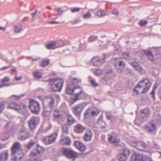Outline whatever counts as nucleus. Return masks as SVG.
<instances>
[{
    "label": "nucleus",
    "instance_id": "nucleus-42",
    "mask_svg": "<svg viewBox=\"0 0 161 161\" xmlns=\"http://www.w3.org/2000/svg\"><path fill=\"white\" fill-rule=\"evenodd\" d=\"M81 81V80L80 79H77L76 78H74L73 79L71 82L72 84L73 85L78 84L79 83H80Z\"/></svg>",
    "mask_w": 161,
    "mask_h": 161
},
{
    "label": "nucleus",
    "instance_id": "nucleus-2",
    "mask_svg": "<svg viewBox=\"0 0 161 161\" xmlns=\"http://www.w3.org/2000/svg\"><path fill=\"white\" fill-rule=\"evenodd\" d=\"M52 90L54 92H61L64 85L63 79L59 78H52L48 80Z\"/></svg>",
    "mask_w": 161,
    "mask_h": 161
},
{
    "label": "nucleus",
    "instance_id": "nucleus-5",
    "mask_svg": "<svg viewBox=\"0 0 161 161\" xmlns=\"http://www.w3.org/2000/svg\"><path fill=\"white\" fill-rule=\"evenodd\" d=\"M31 136L27 129L23 125L20 129L18 135V139L20 140H25Z\"/></svg>",
    "mask_w": 161,
    "mask_h": 161
},
{
    "label": "nucleus",
    "instance_id": "nucleus-29",
    "mask_svg": "<svg viewBox=\"0 0 161 161\" xmlns=\"http://www.w3.org/2000/svg\"><path fill=\"white\" fill-rule=\"evenodd\" d=\"M31 156L32 158L31 161H42L41 159L38 156V154L34 152H31Z\"/></svg>",
    "mask_w": 161,
    "mask_h": 161
},
{
    "label": "nucleus",
    "instance_id": "nucleus-55",
    "mask_svg": "<svg viewBox=\"0 0 161 161\" xmlns=\"http://www.w3.org/2000/svg\"><path fill=\"white\" fill-rule=\"evenodd\" d=\"M147 23V21L146 20L141 21L139 23V24L141 26H143L146 25Z\"/></svg>",
    "mask_w": 161,
    "mask_h": 161
},
{
    "label": "nucleus",
    "instance_id": "nucleus-9",
    "mask_svg": "<svg viewBox=\"0 0 161 161\" xmlns=\"http://www.w3.org/2000/svg\"><path fill=\"white\" fill-rule=\"evenodd\" d=\"M144 52L147 55L149 59L151 61H153L155 59L159 58L161 57V54L158 52L154 55L152 51L150 50H143Z\"/></svg>",
    "mask_w": 161,
    "mask_h": 161
},
{
    "label": "nucleus",
    "instance_id": "nucleus-6",
    "mask_svg": "<svg viewBox=\"0 0 161 161\" xmlns=\"http://www.w3.org/2000/svg\"><path fill=\"white\" fill-rule=\"evenodd\" d=\"M29 107L31 112L35 114H38L40 110V106L39 103L34 100L30 102Z\"/></svg>",
    "mask_w": 161,
    "mask_h": 161
},
{
    "label": "nucleus",
    "instance_id": "nucleus-54",
    "mask_svg": "<svg viewBox=\"0 0 161 161\" xmlns=\"http://www.w3.org/2000/svg\"><path fill=\"white\" fill-rule=\"evenodd\" d=\"M23 96V95H21L19 96H16L15 95H13L11 97L12 98H13V97H15V98H14L15 100H18L20 99L21 97Z\"/></svg>",
    "mask_w": 161,
    "mask_h": 161
},
{
    "label": "nucleus",
    "instance_id": "nucleus-8",
    "mask_svg": "<svg viewBox=\"0 0 161 161\" xmlns=\"http://www.w3.org/2000/svg\"><path fill=\"white\" fill-rule=\"evenodd\" d=\"M62 154L69 158H75L77 157V153L70 148H65L62 150Z\"/></svg>",
    "mask_w": 161,
    "mask_h": 161
},
{
    "label": "nucleus",
    "instance_id": "nucleus-63",
    "mask_svg": "<svg viewBox=\"0 0 161 161\" xmlns=\"http://www.w3.org/2000/svg\"><path fill=\"white\" fill-rule=\"evenodd\" d=\"M48 23L49 24H58L59 23V22L58 21H49L48 22Z\"/></svg>",
    "mask_w": 161,
    "mask_h": 161
},
{
    "label": "nucleus",
    "instance_id": "nucleus-40",
    "mask_svg": "<svg viewBox=\"0 0 161 161\" xmlns=\"http://www.w3.org/2000/svg\"><path fill=\"white\" fill-rule=\"evenodd\" d=\"M50 63V61L48 59H45L43 60L41 63V66L44 67L48 65Z\"/></svg>",
    "mask_w": 161,
    "mask_h": 161
},
{
    "label": "nucleus",
    "instance_id": "nucleus-35",
    "mask_svg": "<svg viewBox=\"0 0 161 161\" xmlns=\"http://www.w3.org/2000/svg\"><path fill=\"white\" fill-rule=\"evenodd\" d=\"M36 150L37 151L38 153L40 154L43 152L44 151V148L39 145H37Z\"/></svg>",
    "mask_w": 161,
    "mask_h": 161
},
{
    "label": "nucleus",
    "instance_id": "nucleus-62",
    "mask_svg": "<svg viewBox=\"0 0 161 161\" xmlns=\"http://www.w3.org/2000/svg\"><path fill=\"white\" fill-rule=\"evenodd\" d=\"M106 117L108 119H111V117L109 113L106 112Z\"/></svg>",
    "mask_w": 161,
    "mask_h": 161
},
{
    "label": "nucleus",
    "instance_id": "nucleus-64",
    "mask_svg": "<svg viewBox=\"0 0 161 161\" xmlns=\"http://www.w3.org/2000/svg\"><path fill=\"white\" fill-rule=\"evenodd\" d=\"M15 79L17 80H19L22 79V76H21L19 77H18L16 75L15 76Z\"/></svg>",
    "mask_w": 161,
    "mask_h": 161
},
{
    "label": "nucleus",
    "instance_id": "nucleus-3",
    "mask_svg": "<svg viewBox=\"0 0 161 161\" xmlns=\"http://www.w3.org/2000/svg\"><path fill=\"white\" fill-rule=\"evenodd\" d=\"M21 145L19 142H16L12 148V156H14V158H12V159L15 161H20L23 158L22 151L21 149Z\"/></svg>",
    "mask_w": 161,
    "mask_h": 161
},
{
    "label": "nucleus",
    "instance_id": "nucleus-19",
    "mask_svg": "<svg viewBox=\"0 0 161 161\" xmlns=\"http://www.w3.org/2000/svg\"><path fill=\"white\" fill-rule=\"evenodd\" d=\"M60 143L62 145H69L71 144V141L70 139L67 136H64L62 135L60 140Z\"/></svg>",
    "mask_w": 161,
    "mask_h": 161
},
{
    "label": "nucleus",
    "instance_id": "nucleus-34",
    "mask_svg": "<svg viewBox=\"0 0 161 161\" xmlns=\"http://www.w3.org/2000/svg\"><path fill=\"white\" fill-rule=\"evenodd\" d=\"M14 30L16 33L20 32L22 30V26L20 24L15 25L14 27Z\"/></svg>",
    "mask_w": 161,
    "mask_h": 161
},
{
    "label": "nucleus",
    "instance_id": "nucleus-39",
    "mask_svg": "<svg viewBox=\"0 0 161 161\" xmlns=\"http://www.w3.org/2000/svg\"><path fill=\"white\" fill-rule=\"evenodd\" d=\"M85 117L88 118L92 116L91 109L88 108L87 110L85 112Z\"/></svg>",
    "mask_w": 161,
    "mask_h": 161
},
{
    "label": "nucleus",
    "instance_id": "nucleus-41",
    "mask_svg": "<svg viewBox=\"0 0 161 161\" xmlns=\"http://www.w3.org/2000/svg\"><path fill=\"white\" fill-rule=\"evenodd\" d=\"M97 36H91L88 39V41L89 42H92L97 40Z\"/></svg>",
    "mask_w": 161,
    "mask_h": 161
},
{
    "label": "nucleus",
    "instance_id": "nucleus-38",
    "mask_svg": "<svg viewBox=\"0 0 161 161\" xmlns=\"http://www.w3.org/2000/svg\"><path fill=\"white\" fill-rule=\"evenodd\" d=\"M53 116L56 118H59L62 116L60 114L59 110L58 109H55L54 111Z\"/></svg>",
    "mask_w": 161,
    "mask_h": 161
},
{
    "label": "nucleus",
    "instance_id": "nucleus-13",
    "mask_svg": "<svg viewBox=\"0 0 161 161\" xmlns=\"http://www.w3.org/2000/svg\"><path fill=\"white\" fill-rule=\"evenodd\" d=\"M130 153V151L128 149L125 148L122 153L117 156V159L119 161H125L127 159V157L129 155Z\"/></svg>",
    "mask_w": 161,
    "mask_h": 161
},
{
    "label": "nucleus",
    "instance_id": "nucleus-58",
    "mask_svg": "<svg viewBox=\"0 0 161 161\" xmlns=\"http://www.w3.org/2000/svg\"><path fill=\"white\" fill-rule=\"evenodd\" d=\"M37 12V10H36L34 12L32 13L31 14L32 16V19L33 20L34 17L36 16Z\"/></svg>",
    "mask_w": 161,
    "mask_h": 161
},
{
    "label": "nucleus",
    "instance_id": "nucleus-31",
    "mask_svg": "<svg viewBox=\"0 0 161 161\" xmlns=\"http://www.w3.org/2000/svg\"><path fill=\"white\" fill-rule=\"evenodd\" d=\"M93 64L95 66H98L100 63V60L97 57H94L92 59Z\"/></svg>",
    "mask_w": 161,
    "mask_h": 161
},
{
    "label": "nucleus",
    "instance_id": "nucleus-14",
    "mask_svg": "<svg viewBox=\"0 0 161 161\" xmlns=\"http://www.w3.org/2000/svg\"><path fill=\"white\" fill-rule=\"evenodd\" d=\"M125 63L122 61L121 58H118L116 60L115 63V67L118 72L119 73L122 72V70L125 67Z\"/></svg>",
    "mask_w": 161,
    "mask_h": 161
},
{
    "label": "nucleus",
    "instance_id": "nucleus-36",
    "mask_svg": "<svg viewBox=\"0 0 161 161\" xmlns=\"http://www.w3.org/2000/svg\"><path fill=\"white\" fill-rule=\"evenodd\" d=\"M62 129L63 132L66 134L69 133V126L67 124H64L62 126Z\"/></svg>",
    "mask_w": 161,
    "mask_h": 161
},
{
    "label": "nucleus",
    "instance_id": "nucleus-47",
    "mask_svg": "<svg viewBox=\"0 0 161 161\" xmlns=\"http://www.w3.org/2000/svg\"><path fill=\"white\" fill-rule=\"evenodd\" d=\"M103 71L102 70L97 69L96 70L95 72V75L97 76H99L102 75L103 73Z\"/></svg>",
    "mask_w": 161,
    "mask_h": 161
},
{
    "label": "nucleus",
    "instance_id": "nucleus-16",
    "mask_svg": "<svg viewBox=\"0 0 161 161\" xmlns=\"http://www.w3.org/2000/svg\"><path fill=\"white\" fill-rule=\"evenodd\" d=\"M86 129V127L80 124H77L74 126V131L77 133H83Z\"/></svg>",
    "mask_w": 161,
    "mask_h": 161
},
{
    "label": "nucleus",
    "instance_id": "nucleus-61",
    "mask_svg": "<svg viewBox=\"0 0 161 161\" xmlns=\"http://www.w3.org/2000/svg\"><path fill=\"white\" fill-rule=\"evenodd\" d=\"M112 13L115 15H118L119 14V12L116 9H114L112 11Z\"/></svg>",
    "mask_w": 161,
    "mask_h": 161
},
{
    "label": "nucleus",
    "instance_id": "nucleus-28",
    "mask_svg": "<svg viewBox=\"0 0 161 161\" xmlns=\"http://www.w3.org/2000/svg\"><path fill=\"white\" fill-rule=\"evenodd\" d=\"M132 66L137 71L142 72L143 69L141 65L136 62H132L131 64Z\"/></svg>",
    "mask_w": 161,
    "mask_h": 161
},
{
    "label": "nucleus",
    "instance_id": "nucleus-27",
    "mask_svg": "<svg viewBox=\"0 0 161 161\" xmlns=\"http://www.w3.org/2000/svg\"><path fill=\"white\" fill-rule=\"evenodd\" d=\"M8 153L7 150L1 153L0 155V160L1 161L6 160L8 158Z\"/></svg>",
    "mask_w": 161,
    "mask_h": 161
},
{
    "label": "nucleus",
    "instance_id": "nucleus-30",
    "mask_svg": "<svg viewBox=\"0 0 161 161\" xmlns=\"http://www.w3.org/2000/svg\"><path fill=\"white\" fill-rule=\"evenodd\" d=\"M67 121L70 125H72L75 122V120L72 115L69 114L67 115Z\"/></svg>",
    "mask_w": 161,
    "mask_h": 161
},
{
    "label": "nucleus",
    "instance_id": "nucleus-32",
    "mask_svg": "<svg viewBox=\"0 0 161 161\" xmlns=\"http://www.w3.org/2000/svg\"><path fill=\"white\" fill-rule=\"evenodd\" d=\"M106 14V12L104 10L101 9L98 10L96 13V15L100 17H104L105 16Z\"/></svg>",
    "mask_w": 161,
    "mask_h": 161
},
{
    "label": "nucleus",
    "instance_id": "nucleus-1",
    "mask_svg": "<svg viewBox=\"0 0 161 161\" xmlns=\"http://www.w3.org/2000/svg\"><path fill=\"white\" fill-rule=\"evenodd\" d=\"M151 83L147 79L140 81L136 87L134 89L135 93L137 94H142L147 92L149 90Z\"/></svg>",
    "mask_w": 161,
    "mask_h": 161
},
{
    "label": "nucleus",
    "instance_id": "nucleus-15",
    "mask_svg": "<svg viewBox=\"0 0 161 161\" xmlns=\"http://www.w3.org/2000/svg\"><path fill=\"white\" fill-rule=\"evenodd\" d=\"M108 141L111 143L117 144L119 141V139L117 135L115 133H113L108 135Z\"/></svg>",
    "mask_w": 161,
    "mask_h": 161
},
{
    "label": "nucleus",
    "instance_id": "nucleus-21",
    "mask_svg": "<svg viewBox=\"0 0 161 161\" xmlns=\"http://www.w3.org/2000/svg\"><path fill=\"white\" fill-rule=\"evenodd\" d=\"M141 117L144 118L148 117L150 115L151 112L149 108H145L141 110Z\"/></svg>",
    "mask_w": 161,
    "mask_h": 161
},
{
    "label": "nucleus",
    "instance_id": "nucleus-20",
    "mask_svg": "<svg viewBox=\"0 0 161 161\" xmlns=\"http://www.w3.org/2000/svg\"><path fill=\"white\" fill-rule=\"evenodd\" d=\"M74 145L77 148L82 152H84L86 149L85 146L80 142L75 141Z\"/></svg>",
    "mask_w": 161,
    "mask_h": 161
},
{
    "label": "nucleus",
    "instance_id": "nucleus-44",
    "mask_svg": "<svg viewBox=\"0 0 161 161\" xmlns=\"http://www.w3.org/2000/svg\"><path fill=\"white\" fill-rule=\"evenodd\" d=\"M34 77L40 79L42 77V74L40 72L37 71L33 74Z\"/></svg>",
    "mask_w": 161,
    "mask_h": 161
},
{
    "label": "nucleus",
    "instance_id": "nucleus-23",
    "mask_svg": "<svg viewBox=\"0 0 161 161\" xmlns=\"http://www.w3.org/2000/svg\"><path fill=\"white\" fill-rule=\"evenodd\" d=\"M156 128V124L153 121L147 125L146 127V129L149 133H151L154 131Z\"/></svg>",
    "mask_w": 161,
    "mask_h": 161
},
{
    "label": "nucleus",
    "instance_id": "nucleus-33",
    "mask_svg": "<svg viewBox=\"0 0 161 161\" xmlns=\"http://www.w3.org/2000/svg\"><path fill=\"white\" fill-rule=\"evenodd\" d=\"M89 80L91 83L92 85L94 87H96L98 86V84L96 82V80L93 79L91 76L88 77Z\"/></svg>",
    "mask_w": 161,
    "mask_h": 161
},
{
    "label": "nucleus",
    "instance_id": "nucleus-11",
    "mask_svg": "<svg viewBox=\"0 0 161 161\" xmlns=\"http://www.w3.org/2000/svg\"><path fill=\"white\" fill-rule=\"evenodd\" d=\"M58 136L57 134L54 133L50 136L43 138V142L46 144H50L54 142Z\"/></svg>",
    "mask_w": 161,
    "mask_h": 161
},
{
    "label": "nucleus",
    "instance_id": "nucleus-60",
    "mask_svg": "<svg viewBox=\"0 0 161 161\" xmlns=\"http://www.w3.org/2000/svg\"><path fill=\"white\" fill-rule=\"evenodd\" d=\"M140 54H141V53L140 52H135L133 53V56H136V57L134 58L135 59H136V58H137V55H139Z\"/></svg>",
    "mask_w": 161,
    "mask_h": 161
},
{
    "label": "nucleus",
    "instance_id": "nucleus-22",
    "mask_svg": "<svg viewBox=\"0 0 161 161\" xmlns=\"http://www.w3.org/2000/svg\"><path fill=\"white\" fill-rule=\"evenodd\" d=\"M92 133L90 129H87L85 133V135L83 137L84 140L86 141H89L92 139Z\"/></svg>",
    "mask_w": 161,
    "mask_h": 161
},
{
    "label": "nucleus",
    "instance_id": "nucleus-56",
    "mask_svg": "<svg viewBox=\"0 0 161 161\" xmlns=\"http://www.w3.org/2000/svg\"><path fill=\"white\" fill-rule=\"evenodd\" d=\"M98 123L99 124H101L102 123V125H101V126L102 127L104 128L106 125L105 123L104 122H103L100 119H99V121L98 122Z\"/></svg>",
    "mask_w": 161,
    "mask_h": 161
},
{
    "label": "nucleus",
    "instance_id": "nucleus-59",
    "mask_svg": "<svg viewBox=\"0 0 161 161\" xmlns=\"http://www.w3.org/2000/svg\"><path fill=\"white\" fill-rule=\"evenodd\" d=\"M79 22V20H75L74 21H71L70 22V23L72 25H75L76 24L78 23Z\"/></svg>",
    "mask_w": 161,
    "mask_h": 161
},
{
    "label": "nucleus",
    "instance_id": "nucleus-45",
    "mask_svg": "<svg viewBox=\"0 0 161 161\" xmlns=\"http://www.w3.org/2000/svg\"><path fill=\"white\" fill-rule=\"evenodd\" d=\"M138 146L142 149V150H143V148H145L146 147V145L144 142H140L138 143Z\"/></svg>",
    "mask_w": 161,
    "mask_h": 161
},
{
    "label": "nucleus",
    "instance_id": "nucleus-7",
    "mask_svg": "<svg viewBox=\"0 0 161 161\" xmlns=\"http://www.w3.org/2000/svg\"><path fill=\"white\" fill-rule=\"evenodd\" d=\"M25 104L23 103H16L14 102H12L8 103L7 108L17 112H19L23 108H25Z\"/></svg>",
    "mask_w": 161,
    "mask_h": 161
},
{
    "label": "nucleus",
    "instance_id": "nucleus-18",
    "mask_svg": "<svg viewBox=\"0 0 161 161\" xmlns=\"http://www.w3.org/2000/svg\"><path fill=\"white\" fill-rule=\"evenodd\" d=\"M58 42H52L47 44L46 45V47L48 49H53L61 47L64 46L63 44H61L60 45H58Z\"/></svg>",
    "mask_w": 161,
    "mask_h": 161
},
{
    "label": "nucleus",
    "instance_id": "nucleus-57",
    "mask_svg": "<svg viewBox=\"0 0 161 161\" xmlns=\"http://www.w3.org/2000/svg\"><path fill=\"white\" fill-rule=\"evenodd\" d=\"M80 9L79 8H75L71 10V12L73 13L78 12L80 11Z\"/></svg>",
    "mask_w": 161,
    "mask_h": 161
},
{
    "label": "nucleus",
    "instance_id": "nucleus-17",
    "mask_svg": "<svg viewBox=\"0 0 161 161\" xmlns=\"http://www.w3.org/2000/svg\"><path fill=\"white\" fill-rule=\"evenodd\" d=\"M112 72V69L111 67L108 66H106L103 69V72L107 74H108V77L105 76L103 79L105 81H107L108 80L110 79L112 77V76L110 75Z\"/></svg>",
    "mask_w": 161,
    "mask_h": 161
},
{
    "label": "nucleus",
    "instance_id": "nucleus-49",
    "mask_svg": "<svg viewBox=\"0 0 161 161\" xmlns=\"http://www.w3.org/2000/svg\"><path fill=\"white\" fill-rule=\"evenodd\" d=\"M91 14L89 11L86 14H85L83 15V17L84 19H87L90 18L91 16Z\"/></svg>",
    "mask_w": 161,
    "mask_h": 161
},
{
    "label": "nucleus",
    "instance_id": "nucleus-52",
    "mask_svg": "<svg viewBox=\"0 0 161 161\" xmlns=\"http://www.w3.org/2000/svg\"><path fill=\"white\" fill-rule=\"evenodd\" d=\"M65 10H64L62 9V8H58V14L60 15H62L63 14V13L65 12Z\"/></svg>",
    "mask_w": 161,
    "mask_h": 161
},
{
    "label": "nucleus",
    "instance_id": "nucleus-10",
    "mask_svg": "<svg viewBox=\"0 0 161 161\" xmlns=\"http://www.w3.org/2000/svg\"><path fill=\"white\" fill-rule=\"evenodd\" d=\"M40 122L39 118L37 116H33L29 120L28 123L30 129L34 130L36 125Z\"/></svg>",
    "mask_w": 161,
    "mask_h": 161
},
{
    "label": "nucleus",
    "instance_id": "nucleus-51",
    "mask_svg": "<svg viewBox=\"0 0 161 161\" xmlns=\"http://www.w3.org/2000/svg\"><path fill=\"white\" fill-rule=\"evenodd\" d=\"M9 80V78L7 76H5L4 78L1 79V81L2 83H4L8 81Z\"/></svg>",
    "mask_w": 161,
    "mask_h": 161
},
{
    "label": "nucleus",
    "instance_id": "nucleus-37",
    "mask_svg": "<svg viewBox=\"0 0 161 161\" xmlns=\"http://www.w3.org/2000/svg\"><path fill=\"white\" fill-rule=\"evenodd\" d=\"M86 46L85 43L81 44L80 46V48H76L75 47H73V49L74 51H81L85 49L86 47Z\"/></svg>",
    "mask_w": 161,
    "mask_h": 161
},
{
    "label": "nucleus",
    "instance_id": "nucleus-25",
    "mask_svg": "<svg viewBox=\"0 0 161 161\" xmlns=\"http://www.w3.org/2000/svg\"><path fill=\"white\" fill-rule=\"evenodd\" d=\"M86 96V94L82 91L76 94L75 96V97L74 99V102H75L79 99L84 98Z\"/></svg>",
    "mask_w": 161,
    "mask_h": 161
},
{
    "label": "nucleus",
    "instance_id": "nucleus-46",
    "mask_svg": "<svg viewBox=\"0 0 161 161\" xmlns=\"http://www.w3.org/2000/svg\"><path fill=\"white\" fill-rule=\"evenodd\" d=\"M122 56L126 60H129L130 58V55L129 53H124L122 54Z\"/></svg>",
    "mask_w": 161,
    "mask_h": 161
},
{
    "label": "nucleus",
    "instance_id": "nucleus-4",
    "mask_svg": "<svg viewBox=\"0 0 161 161\" xmlns=\"http://www.w3.org/2000/svg\"><path fill=\"white\" fill-rule=\"evenodd\" d=\"M54 103V99L52 96L45 97L43 101L44 111L45 112L51 111L53 109Z\"/></svg>",
    "mask_w": 161,
    "mask_h": 161
},
{
    "label": "nucleus",
    "instance_id": "nucleus-48",
    "mask_svg": "<svg viewBox=\"0 0 161 161\" xmlns=\"http://www.w3.org/2000/svg\"><path fill=\"white\" fill-rule=\"evenodd\" d=\"M131 146L135 147L136 149H137L138 150L142 151V149L140 147L138 146V143H136L135 142H133L131 144Z\"/></svg>",
    "mask_w": 161,
    "mask_h": 161
},
{
    "label": "nucleus",
    "instance_id": "nucleus-26",
    "mask_svg": "<svg viewBox=\"0 0 161 161\" xmlns=\"http://www.w3.org/2000/svg\"><path fill=\"white\" fill-rule=\"evenodd\" d=\"M74 91L75 89L73 85L72 84H68L66 90L67 93L71 95L74 93Z\"/></svg>",
    "mask_w": 161,
    "mask_h": 161
},
{
    "label": "nucleus",
    "instance_id": "nucleus-12",
    "mask_svg": "<svg viewBox=\"0 0 161 161\" xmlns=\"http://www.w3.org/2000/svg\"><path fill=\"white\" fill-rule=\"evenodd\" d=\"M85 105L83 103H79L72 108L74 114L77 116H79Z\"/></svg>",
    "mask_w": 161,
    "mask_h": 161
},
{
    "label": "nucleus",
    "instance_id": "nucleus-24",
    "mask_svg": "<svg viewBox=\"0 0 161 161\" xmlns=\"http://www.w3.org/2000/svg\"><path fill=\"white\" fill-rule=\"evenodd\" d=\"M131 158L132 161H142L143 159L142 155L136 152L134 153Z\"/></svg>",
    "mask_w": 161,
    "mask_h": 161
},
{
    "label": "nucleus",
    "instance_id": "nucleus-43",
    "mask_svg": "<svg viewBox=\"0 0 161 161\" xmlns=\"http://www.w3.org/2000/svg\"><path fill=\"white\" fill-rule=\"evenodd\" d=\"M36 144L35 142L31 141L27 145V147L28 149H31L33 146Z\"/></svg>",
    "mask_w": 161,
    "mask_h": 161
},
{
    "label": "nucleus",
    "instance_id": "nucleus-53",
    "mask_svg": "<svg viewBox=\"0 0 161 161\" xmlns=\"http://www.w3.org/2000/svg\"><path fill=\"white\" fill-rule=\"evenodd\" d=\"M156 89V87L153 88L151 92V94L152 95V98H153L154 100L155 99V91Z\"/></svg>",
    "mask_w": 161,
    "mask_h": 161
},
{
    "label": "nucleus",
    "instance_id": "nucleus-50",
    "mask_svg": "<svg viewBox=\"0 0 161 161\" xmlns=\"http://www.w3.org/2000/svg\"><path fill=\"white\" fill-rule=\"evenodd\" d=\"M5 107V104L3 103H0V114L3 111Z\"/></svg>",
    "mask_w": 161,
    "mask_h": 161
}]
</instances>
